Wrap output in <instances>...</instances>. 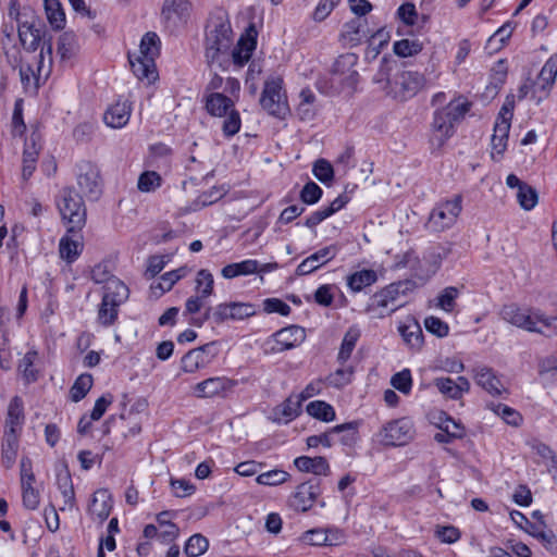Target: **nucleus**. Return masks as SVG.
<instances>
[{
  "label": "nucleus",
  "instance_id": "obj_1",
  "mask_svg": "<svg viewBox=\"0 0 557 557\" xmlns=\"http://www.w3.org/2000/svg\"><path fill=\"white\" fill-rule=\"evenodd\" d=\"M233 44L234 33L228 13L223 8L213 9L209 13L203 29V50L208 65L216 64L222 71H226Z\"/></svg>",
  "mask_w": 557,
  "mask_h": 557
},
{
  "label": "nucleus",
  "instance_id": "obj_2",
  "mask_svg": "<svg viewBox=\"0 0 557 557\" xmlns=\"http://www.w3.org/2000/svg\"><path fill=\"white\" fill-rule=\"evenodd\" d=\"M386 64H388L386 62ZM387 65H382L373 77L375 84L382 85L386 95L398 101L412 98L422 88L424 76L416 71H396L392 76Z\"/></svg>",
  "mask_w": 557,
  "mask_h": 557
},
{
  "label": "nucleus",
  "instance_id": "obj_3",
  "mask_svg": "<svg viewBox=\"0 0 557 557\" xmlns=\"http://www.w3.org/2000/svg\"><path fill=\"white\" fill-rule=\"evenodd\" d=\"M502 319L528 332L546 336L557 334V315L549 317L541 310L521 309L517 305H505L500 311Z\"/></svg>",
  "mask_w": 557,
  "mask_h": 557
},
{
  "label": "nucleus",
  "instance_id": "obj_4",
  "mask_svg": "<svg viewBox=\"0 0 557 557\" xmlns=\"http://www.w3.org/2000/svg\"><path fill=\"white\" fill-rule=\"evenodd\" d=\"M66 232L77 234L86 225L87 209L83 196L73 186L63 187L55 198Z\"/></svg>",
  "mask_w": 557,
  "mask_h": 557
},
{
  "label": "nucleus",
  "instance_id": "obj_5",
  "mask_svg": "<svg viewBox=\"0 0 557 557\" xmlns=\"http://www.w3.org/2000/svg\"><path fill=\"white\" fill-rule=\"evenodd\" d=\"M470 102L450 101L433 114L432 128L440 134V143L444 144L455 134V124L459 123L469 112Z\"/></svg>",
  "mask_w": 557,
  "mask_h": 557
},
{
  "label": "nucleus",
  "instance_id": "obj_6",
  "mask_svg": "<svg viewBox=\"0 0 557 557\" xmlns=\"http://www.w3.org/2000/svg\"><path fill=\"white\" fill-rule=\"evenodd\" d=\"M260 106L268 114L280 120H285L290 113L281 77H271L265 81L260 97Z\"/></svg>",
  "mask_w": 557,
  "mask_h": 557
},
{
  "label": "nucleus",
  "instance_id": "obj_7",
  "mask_svg": "<svg viewBox=\"0 0 557 557\" xmlns=\"http://www.w3.org/2000/svg\"><path fill=\"white\" fill-rule=\"evenodd\" d=\"M416 434L413 422L409 418H399L386 422L375 434L377 443L385 447L405 446Z\"/></svg>",
  "mask_w": 557,
  "mask_h": 557
},
{
  "label": "nucleus",
  "instance_id": "obj_8",
  "mask_svg": "<svg viewBox=\"0 0 557 557\" xmlns=\"http://www.w3.org/2000/svg\"><path fill=\"white\" fill-rule=\"evenodd\" d=\"M52 59L45 62V57L38 54L34 57L33 62H26L20 66V78L23 89L26 94L37 95L41 85H44L51 73Z\"/></svg>",
  "mask_w": 557,
  "mask_h": 557
},
{
  "label": "nucleus",
  "instance_id": "obj_9",
  "mask_svg": "<svg viewBox=\"0 0 557 557\" xmlns=\"http://www.w3.org/2000/svg\"><path fill=\"white\" fill-rule=\"evenodd\" d=\"M190 11L189 0H164L160 13L161 23L170 34H174L187 25Z\"/></svg>",
  "mask_w": 557,
  "mask_h": 557
},
{
  "label": "nucleus",
  "instance_id": "obj_10",
  "mask_svg": "<svg viewBox=\"0 0 557 557\" xmlns=\"http://www.w3.org/2000/svg\"><path fill=\"white\" fill-rule=\"evenodd\" d=\"M460 195L451 200L438 203L430 213L426 227L433 232H443L451 227L462 210Z\"/></svg>",
  "mask_w": 557,
  "mask_h": 557
},
{
  "label": "nucleus",
  "instance_id": "obj_11",
  "mask_svg": "<svg viewBox=\"0 0 557 557\" xmlns=\"http://www.w3.org/2000/svg\"><path fill=\"white\" fill-rule=\"evenodd\" d=\"M75 169L76 182L81 191L89 200H98L102 194V182L98 166L90 161L82 160Z\"/></svg>",
  "mask_w": 557,
  "mask_h": 557
},
{
  "label": "nucleus",
  "instance_id": "obj_12",
  "mask_svg": "<svg viewBox=\"0 0 557 557\" xmlns=\"http://www.w3.org/2000/svg\"><path fill=\"white\" fill-rule=\"evenodd\" d=\"M321 494L320 479L312 478L296 487L288 498V506L298 512L308 511Z\"/></svg>",
  "mask_w": 557,
  "mask_h": 557
},
{
  "label": "nucleus",
  "instance_id": "obj_13",
  "mask_svg": "<svg viewBox=\"0 0 557 557\" xmlns=\"http://www.w3.org/2000/svg\"><path fill=\"white\" fill-rule=\"evenodd\" d=\"M306 339V331L298 325H289L272 334L268 344L273 343L271 352L277 354L299 346Z\"/></svg>",
  "mask_w": 557,
  "mask_h": 557
},
{
  "label": "nucleus",
  "instance_id": "obj_14",
  "mask_svg": "<svg viewBox=\"0 0 557 557\" xmlns=\"http://www.w3.org/2000/svg\"><path fill=\"white\" fill-rule=\"evenodd\" d=\"M216 355V343H207L198 348L186 352L182 360V370L186 373H194L197 370L207 367Z\"/></svg>",
  "mask_w": 557,
  "mask_h": 557
},
{
  "label": "nucleus",
  "instance_id": "obj_15",
  "mask_svg": "<svg viewBox=\"0 0 557 557\" xmlns=\"http://www.w3.org/2000/svg\"><path fill=\"white\" fill-rule=\"evenodd\" d=\"M257 29L253 24H250L244 35L240 36L237 45L230 50V63L233 62L234 65L242 67L244 66L251 58L253 50L257 47Z\"/></svg>",
  "mask_w": 557,
  "mask_h": 557
},
{
  "label": "nucleus",
  "instance_id": "obj_16",
  "mask_svg": "<svg viewBox=\"0 0 557 557\" xmlns=\"http://www.w3.org/2000/svg\"><path fill=\"white\" fill-rule=\"evenodd\" d=\"M237 385V382L225 376L209 377L196 384L194 392L197 397H225Z\"/></svg>",
  "mask_w": 557,
  "mask_h": 557
},
{
  "label": "nucleus",
  "instance_id": "obj_17",
  "mask_svg": "<svg viewBox=\"0 0 557 557\" xmlns=\"http://www.w3.org/2000/svg\"><path fill=\"white\" fill-rule=\"evenodd\" d=\"M196 288L199 293L197 296H191L186 300V312L194 314L200 311L202 301L212 295L214 280L209 270L202 269L197 273Z\"/></svg>",
  "mask_w": 557,
  "mask_h": 557
},
{
  "label": "nucleus",
  "instance_id": "obj_18",
  "mask_svg": "<svg viewBox=\"0 0 557 557\" xmlns=\"http://www.w3.org/2000/svg\"><path fill=\"white\" fill-rule=\"evenodd\" d=\"M338 251L339 247L336 244L317 250L298 264L296 275H308L317 271L322 265L333 260L337 256Z\"/></svg>",
  "mask_w": 557,
  "mask_h": 557
},
{
  "label": "nucleus",
  "instance_id": "obj_19",
  "mask_svg": "<svg viewBox=\"0 0 557 557\" xmlns=\"http://www.w3.org/2000/svg\"><path fill=\"white\" fill-rule=\"evenodd\" d=\"M301 541L312 546H333L344 541V534L337 528L319 527L305 532Z\"/></svg>",
  "mask_w": 557,
  "mask_h": 557
},
{
  "label": "nucleus",
  "instance_id": "obj_20",
  "mask_svg": "<svg viewBox=\"0 0 557 557\" xmlns=\"http://www.w3.org/2000/svg\"><path fill=\"white\" fill-rule=\"evenodd\" d=\"M510 126V117H505L503 114H498L494 125V133L491 138V158L494 161H500L507 149Z\"/></svg>",
  "mask_w": 557,
  "mask_h": 557
},
{
  "label": "nucleus",
  "instance_id": "obj_21",
  "mask_svg": "<svg viewBox=\"0 0 557 557\" xmlns=\"http://www.w3.org/2000/svg\"><path fill=\"white\" fill-rule=\"evenodd\" d=\"M32 35L26 38V42L22 44L23 48L28 52H35L40 48L39 54H42L48 60L52 59V35L46 25L39 23L38 29H33Z\"/></svg>",
  "mask_w": 557,
  "mask_h": 557
},
{
  "label": "nucleus",
  "instance_id": "obj_22",
  "mask_svg": "<svg viewBox=\"0 0 557 557\" xmlns=\"http://www.w3.org/2000/svg\"><path fill=\"white\" fill-rule=\"evenodd\" d=\"M202 102L208 114L215 117H223L235 109V101L233 98L223 92H210L203 95Z\"/></svg>",
  "mask_w": 557,
  "mask_h": 557
},
{
  "label": "nucleus",
  "instance_id": "obj_23",
  "mask_svg": "<svg viewBox=\"0 0 557 557\" xmlns=\"http://www.w3.org/2000/svg\"><path fill=\"white\" fill-rule=\"evenodd\" d=\"M112 509L111 494L106 488H100L94 493L92 499L88 506L91 519H98L103 522L108 519Z\"/></svg>",
  "mask_w": 557,
  "mask_h": 557
},
{
  "label": "nucleus",
  "instance_id": "obj_24",
  "mask_svg": "<svg viewBox=\"0 0 557 557\" xmlns=\"http://www.w3.org/2000/svg\"><path fill=\"white\" fill-rule=\"evenodd\" d=\"M434 385L443 395L455 400L460 399L462 394L470 389V383L465 376H458L456 381L450 377H436Z\"/></svg>",
  "mask_w": 557,
  "mask_h": 557
},
{
  "label": "nucleus",
  "instance_id": "obj_25",
  "mask_svg": "<svg viewBox=\"0 0 557 557\" xmlns=\"http://www.w3.org/2000/svg\"><path fill=\"white\" fill-rule=\"evenodd\" d=\"M128 62L134 75L139 79H147L152 83L158 78L156 61L147 57H138L135 53H128Z\"/></svg>",
  "mask_w": 557,
  "mask_h": 557
},
{
  "label": "nucleus",
  "instance_id": "obj_26",
  "mask_svg": "<svg viewBox=\"0 0 557 557\" xmlns=\"http://www.w3.org/2000/svg\"><path fill=\"white\" fill-rule=\"evenodd\" d=\"M475 381L478 385L493 396H499L503 392H506L492 368L478 367L475 369Z\"/></svg>",
  "mask_w": 557,
  "mask_h": 557
},
{
  "label": "nucleus",
  "instance_id": "obj_27",
  "mask_svg": "<svg viewBox=\"0 0 557 557\" xmlns=\"http://www.w3.org/2000/svg\"><path fill=\"white\" fill-rule=\"evenodd\" d=\"M132 108L127 101H117L103 115L104 123L112 128H121L127 124Z\"/></svg>",
  "mask_w": 557,
  "mask_h": 557
},
{
  "label": "nucleus",
  "instance_id": "obj_28",
  "mask_svg": "<svg viewBox=\"0 0 557 557\" xmlns=\"http://www.w3.org/2000/svg\"><path fill=\"white\" fill-rule=\"evenodd\" d=\"M295 467L301 472H310L314 475H329L330 465L325 457L300 456L294 460Z\"/></svg>",
  "mask_w": 557,
  "mask_h": 557
},
{
  "label": "nucleus",
  "instance_id": "obj_29",
  "mask_svg": "<svg viewBox=\"0 0 557 557\" xmlns=\"http://www.w3.org/2000/svg\"><path fill=\"white\" fill-rule=\"evenodd\" d=\"M302 400L297 395L289 396L282 404L273 409L274 420L288 423L299 416L301 412Z\"/></svg>",
  "mask_w": 557,
  "mask_h": 557
},
{
  "label": "nucleus",
  "instance_id": "obj_30",
  "mask_svg": "<svg viewBox=\"0 0 557 557\" xmlns=\"http://www.w3.org/2000/svg\"><path fill=\"white\" fill-rule=\"evenodd\" d=\"M527 533L535 537L550 553H557V537L554 532L547 528V524H518Z\"/></svg>",
  "mask_w": 557,
  "mask_h": 557
},
{
  "label": "nucleus",
  "instance_id": "obj_31",
  "mask_svg": "<svg viewBox=\"0 0 557 557\" xmlns=\"http://www.w3.org/2000/svg\"><path fill=\"white\" fill-rule=\"evenodd\" d=\"M129 296L128 287L120 278L114 276L103 285L102 300L121 306Z\"/></svg>",
  "mask_w": 557,
  "mask_h": 557
},
{
  "label": "nucleus",
  "instance_id": "obj_32",
  "mask_svg": "<svg viewBox=\"0 0 557 557\" xmlns=\"http://www.w3.org/2000/svg\"><path fill=\"white\" fill-rule=\"evenodd\" d=\"M75 235L76 234L66 232V235L63 236L59 243L60 257L69 264L77 260L84 247L82 242L74 238Z\"/></svg>",
  "mask_w": 557,
  "mask_h": 557
},
{
  "label": "nucleus",
  "instance_id": "obj_33",
  "mask_svg": "<svg viewBox=\"0 0 557 557\" xmlns=\"http://www.w3.org/2000/svg\"><path fill=\"white\" fill-rule=\"evenodd\" d=\"M25 421L24 404L20 396H14L9 404L5 419V430L21 432Z\"/></svg>",
  "mask_w": 557,
  "mask_h": 557
},
{
  "label": "nucleus",
  "instance_id": "obj_34",
  "mask_svg": "<svg viewBox=\"0 0 557 557\" xmlns=\"http://www.w3.org/2000/svg\"><path fill=\"white\" fill-rule=\"evenodd\" d=\"M259 271L257 260L247 259L240 262L230 263L222 268L221 274L226 280H232L242 275L255 274Z\"/></svg>",
  "mask_w": 557,
  "mask_h": 557
},
{
  "label": "nucleus",
  "instance_id": "obj_35",
  "mask_svg": "<svg viewBox=\"0 0 557 557\" xmlns=\"http://www.w3.org/2000/svg\"><path fill=\"white\" fill-rule=\"evenodd\" d=\"M299 98L300 102L296 108V115L300 121H312L315 116V95L309 87H306L301 89Z\"/></svg>",
  "mask_w": 557,
  "mask_h": 557
},
{
  "label": "nucleus",
  "instance_id": "obj_36",
  "mask_svg": "<svg viewBox=\"0 0 557 557\" xmlns=\"http://www.w3.org/2000/svg\"><path fill=\"white\" fill-rule=\"evenodd\" d=\"M383 295H385V293L382 288L370 298L366 307V312L371 314L372 318H384L397 310V308L388 309L391 302L388 298Z\"/></svg>",
  "mask_w": 557,
  "mask_h": 557
},
{
  "label": "nucleus",
  "instance_id": "obj_37",
  "mask_svg": "<svg viewBox=\"0 0 557 557\" xmlns=\"http://www.w3.org/2000/svg\"><path fill=\"white\" fill-rule=\"evenodd\" d=\"M376 281L377 273L371 269H363L347 276V285L355 293L373 285Z\"/></svg>",
  "mask_w": 557,
  "mask_h": 557
},
{
  "label": "nucleus",
  "instance_id": "obj_38",
  "mask_svg": "<svg viewBox=\"0 0 557 557\" xmlns=\"http://www.w3.org/2000/svg\"><path fill=\"white\" fill-rule=\"evenodd\" d=\"M557 75V54L550 55L542 67L537 82L533 85L543 91L548 90L555 82Z\"/></svg>",
  "mask_w": 557,
  "mask_h": 557
},
{
  "label": "nucleus",
  "instance_id": "obj_39",
  "mask_svg": "<svg viewBox=\"0 0 557 557\" xmlns=\"http://www.w3.org/2000/svg\"><path fill=\"white\" fill-rule=\"evenodd\" d=\"M47 20L54 30L63 29L65 26V13L60 0H44Z\"/></svg>",
  "mask_w": 557,
  "mask_h": 557
},
{
  "label": "nucleus",
  "instance_id": "obj_40",
  "mask_svg": "<svg viewBox=\"0 0 557 557\" xmlns=\"http://www.w3.org/2000/svg\"><path fill=\"white\" fill-rule=\"evenodd\" d=\"M398 331L404 342L411 349H420L423 344V332L420 324L413 320L410 324L399 325Z\"/></svg>",
  "mask_w": 557,
  "mask_h": 557
},
{
  "label": "nucleus",
  "instance_id": "obj_41",
  "mask_svg": "<svg viewBox=\"0 0 557 557\" xmlns=\"http://www.w3.org/2000/svg\"><path fill=\"white\" fill-rule=\"evenodd\" d=\"M359 421H350L332 428L333 437L338 435V441L345 446H352L358 440Z\"/></svg>",
  "mask_w": 557,
  "mask_h": 557
},
{
  "label": "nucleus",
  "instance_id": "obj_42",
  "mask_svg": "<svg viewBox=\"0 0 557 557\" xmlns=\"http://www.w3.org/2000/svg\"><path fill=\"white\" fill-rule=\"evenodd\" d=\"M77 50L76 35L73 32H64L58 41V54L61 61L71 60Z\"/></svg>",
  "mask_w": 557,
  "mask_h": 557
},
{
  "label": "nucleus",
  "instance_id": "obj_43",
  "mask_svg": "<svg viewBox=\"0 0 557 557\" xmlns=\"http://www.w3.org/2000/svg\"><path fill=\"white\" fill-rule=\"evenodd\" d=\"M160 54V38L153 32L146 33L139 45L138 57L151 58L156 61V58Z\"/></svg>",
  "mask_w": 557,
  "mask_h": 557
},
{
  "label": "nucleus",
  "instance_id": "obj_44",
  "mask_svg": "<svg viewBox=\"0 0 557 557\" xmlns=\"http://www.w3.org/2000/svg\"><path fill=\"white\" fill-rule=\"evenodd\" d=\"M306 410L309 416H311L318 420H321L323 422H331L336 417L334 408L330 404H327L323 400L310 401L307 405Z\"/></svg>",
  "mask_w": 557,
  "mask_h": 557
},
{
  "label": "nucleus",
  "instance_id": "obj_45",
  "mask_svg": "<svg viewBox=\"0 0 557 557\" xmlns=\"http://www.w3.org/2000/svg\"><path fill=\"white\" fill-rule=\"evenodd\" d=\"M360 337V331L356 327H350L344 335L337 360L344 364L351 356V352Z\"/></svg>",
  "mask_w": 557,
  "mask_h": 557
},
{
  "label": "nucleus",
  "instance_id": "obj_46",
  "mask_svg": "<svg viewBox=\"0 0 557 557\" xmlns=\"http://www.w3.org/2000/svg\"><path fill=\"white\" fill-rule=\"evenodd\" d=\"M416 286V283L411 280L394 282L383 288L385 293L384 296L388 298V301L392 305L399 298V296H406L409 292H412Z\"/></svg>",
  "mask_w": 557,
  "mask_h": 557
},
{
  "label": "nucleus",
  "instance_id": "obj_47",
  "mask_svg": "<svg viewBox=\"0 0 557 557\" xmlns=\"http://www.w3.org/2000/svg\"><path fill=\"white\" fill-rule=\"evenodd\" d=\"M486 407L497 416L502 417L504 421L509 425L517 426L522 421L521 414L505 404L491 401L486 405Z\"/></svg>",
  "mask_w": 557,
  "mask_h": 557
},
{
  "label": "nucleus",
  "instance_id": "obj_48",
  "mask_svg": "<svg viewBox=\"0 0 557 557\" xmlns=\"http://www.w3.org/2000/svg\"><path fill=\"white\" fill-rule=\"evenodd\" d=\"M92 375L89 373L81 374L70 389L71 399L75 403L81 401L92 386Z\"/></svg>",
  "mask_w": 557,
  "mask_h": 557
},
{
  "label": "nucleus",
  "instance_id": "obj_49",
  "mask_svg": "<svg viewBox=\"0 0 557 557\" xmlns=\"http://www.w3.org/2000/svg\"><path fill=\"white\" fill-rule=\"evenodd\" d=\"M37 358V351L30 350L20 360L18 372L27 383L37 381V371L34 369V362Z\"/></svg>",
  "mask_w": 557,
  "mask_h": 557
},
{
  "label": "nucleus",
  "instance_id": "obj_50",
  "mask_svg": "<svg viewBox=\"0 0 557 557\" xmlns=\"http://www.w3.org/2000/svg\"><path fill=\"white\" fill-rule=\"evenodd\" d=\"M209 541L201 534L191 535L184 547V552L188 557H198L207 552Z\"/></svg>",
  "mask_w": 557,
  "mask_h": 557
},
{
  "label": "nucleus",
  "instance_id": "obj_51",
  "mask_svg": "<svg viewBox=\"0 0 557 557\" xmlns=\"http://www.w3.org/2000/svg\"><path fill=\"white\" fill-rule=\"evenodd\" d=\"M119 315V306L107 300H101L98 310V322L108 327L114 324Z\"/></svg>",
  "mask_w": 557,
  "mask_h": 557
},
{
  "label": "nucleus",
  "instance_id": "obj_52",
  "mask_svg": "<svg viewBox=\"0 0 557 557\" xmlns=\"http://www.w3.org/2000/svg\"><path fill=\"white\" fill-rule=\"evenodd\" d=\"M459 294V288L455 286L445 287L437 296V306L446 312H453Z\"/></svg>",
  "mask_w": 557,
  "mask_h": 557
},
{
  "label": "nucleus",
  "instance_id": "obj_53",
  "mask_svg": "<svg viewBox=\"0 0 557 557\" xmlns=\"http://www.w3.org/2000/svg\"><path fill=\"white\" fill-rule=\"evenodd\" d=\"M358 63V57L355 53L341 54L333 64V74L344 76L350 72Z\"/></svg>",
  "mask_w": 557,
  "mask_h": 557
},
{
  "label": "nucleus",
  "instance_id": "obj_54",
  "mask_svg": "<svg viewBox=\"0 0 557 557\" xmlns=\"http://www.w3.org/2000/svg\"><path fill=\"white\" fill-rule=\"evenodd\" d=\"M512 33V28L510 24L507 23L498 28L487 40L486 49H492L493 51H497L503 48L507 40L510 38Z\"/></svg>",
  "mask_w": 557,
  "mask_h": 557
},
{
  "label": "nucleus",
  "instance_id": "obj_55",
  "mask_svg": "<svg viewBox=\"0 0 557 557\" xmlns=\"http://www.w3.org/2000/svg\"><path fill=\"white\" fill-rule=\"evenodd\" d=\"M162 178L156 171H146L140 174L137 187L143 193L154 191L161 186Z\"/></svg>",
  "mask_w": 557,
  "mask_h": 557
},
{
  "label": "nucleus",
  "instance_id": "obj_56",
  "mask_svg": "<svg viewBox=\"0 0 557 557\" xmlns=\"http://www.w3.org/2000/svg\"><path fill=\"white\" fill-rule=\"evenodd\" d=\"M312 173L317 180L327 185L334 178L333 165L325 159H318L313 163Z\"/></svg>",
  "mask_w": 557,
  "mask_h": 557
},
{
  "label": "nucleus",
  "instance_id": "obj_57",
  "mask_svg": "<svg viewBox=\"0 0 557 557\" xmlns=\"http://www.w3.org/2000/svg\"><path fill=\"white\" fill-rule=\"evenodd\" d=\"M322 188L313 181L307 182L300 190V200L305 205H315L322 198Z\"/></svg>",
  "mask_w": 557,
  "mask_h": 557
},
{
  "label": "nucleus",
  "instance_id": "obj_58",
  "mask_svg": "<svg viewBox=\"0 0 557 557\" xmlns=\"http://www.w3.org/2000/svg\"><path fill=\"white\" fill-rule=\"evenodd\" d=\"M224 121L222 123V132L223 135L227 138L236 135L242 127V119L239 112L236 110H232L224 116Z\"/></svg>",
  "mask_w": 557,
  "mask_h": 557
},
{
  "label": "nucleus",
  "instance_id": "obj_59",
  "mask_svg": "<svg viewBox=\"0 0 557 557\" xmlns=\"http://www.w3.org/2000/svg\"><path fill=\"white\" fill-rule=\"evenodd\" d=\"M393 50L398 57H411L422 50V44L417 40L401 39L394 42Z\"/></svg>",
  "mask_w": 557,
  "mask_h": 557
},
{
  "label": "nucleus",
  "instance_id": "obj_60",
  "mask_svg": "<svg viewBox=\"0 0 557 557\" xmlns=\"http://www.w3.org/2000/svg\"><path fill=\"white\" fill-rule=\"evenodd\" d=\"M289 474L281 469H273L257 476V482L261 485L274 486L287 481Z\"/></svg>",
  "mask_w": 557,
  "mask_h": 557
},
{
  "label": "nucleus",
  "instance_id": "obj_61",
  "mask_svg": "<svg viewBox=\"0 0 557 557\" xmlns=\"http://www.w3.org/2000/svg\"><path fill=\"white\" fill-rule=\"evenodd\" d=\"M391 384L400 393L408 395L412 387V377L409 369H404L395 373L391 379Z\"/></svg>",
  "mask_w": 557,
  "mask_h": 557
},
{
  "label": "nucleus",
  "instance_id": "obj_62",
  "mask_svg": "<svg viewBox=\"0 0 557 557\" xmlns=\"http://www.w3.org/2000/svg\"><path fill=\"white\" fill-rule=\"evenodd\" d=\"M517 198L524 210H531L537 203V193L530 185L520 186V189L517 193Z\"/></svg>",
  "mask_w": 557,
  "mask_h": 557
},
{
  "label": "nucleus",
  "instance_id": "obj_63",
  "mask_svg": "<svg viewBox=\"0 0 557 557\" xmlns=\"http://www.w3.org/2000/svg\"><path fill=\"white\" fill-rule=\"evenodd\" d=\"M176 282L177 281L175 280L174 275L170 272H166L160 276L159 282L151 284V286H150L151 294L156 298H159L164 293L171 290Z\"/></svg>",
  "mask_w": 557,
  "mask_h": 557
},
{
  "label": "nucleus",
  "instance_id": "obj_64",
  "mask_svg": "<svg viewBox=\"0 0 557 557\" xmlns=\"http://www.w3.org/2000/svg\"><path fill=\"white\" fill-rule=\"evenodd\" d=\"M435 537H437L442 543L453 544L460 539V531L453 524H443L437 525L435 530Z\"/></svg>",
  "mask_w": 557,
  "mask_h": 557
}]
</instances>
